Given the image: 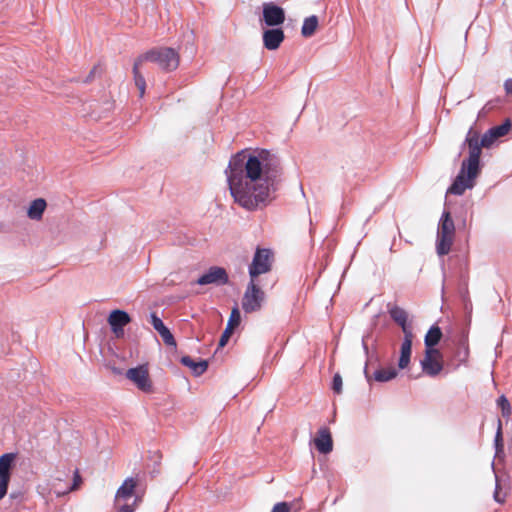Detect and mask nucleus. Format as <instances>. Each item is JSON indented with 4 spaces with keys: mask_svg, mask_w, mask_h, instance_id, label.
I'll use <instances>...</instances> for the list:
<instances>
[{
    "mask_svg": "<svg viewBox=\"0 0 512 512\" xmlns=\"http://www.w3.org/2000/svg\"><path fill=\"white\" fill-rule=\"evenodd\" d=\"M225 174L234 202L248 211L265 206L283 182L280 157L262 148L243 149L234 154Z\"/></svg>",
    "mask_w": 512,
    "mask_h": 512,
    "instance_id": "f257e3e1",
    "label": "nucleus"
},
{
    "mask_svg": "<svg viewBox=\"0 0 512 512\" xmlns=\"http://www.w3.org/2000/svg\"><path fill=\"white\" fill-rule=\"evenodd\" d=\"M465 145L468 146L469 156L463 160L458 175L447 190V193L452 195L460 196L466 189L473 188L474 180L481 171L480 156L481 148L484 147L482 138L479 139V135L470 129L462 144V148Z\"/></svg>",
    "mask_w": 512,
    "mask_h": 512,
    "instance_id": "f03ea898",
    "label": "nucleus"
},
{
    "mask_svg": "<svg viewBox=\"0 0 512 512\" xmlns=\"http://www.w3.org/2000/svg\"><path fill=\"white\" fill-rule=\"evenodd\" d=\"M455 224L451 213L447 210L442 212L438 222L436 252L439 256L447 255L454 241Z\"/></svg>",
    "mask_w": 512,
    "mask_h": 512,
    "instance_id": "7ed1b4c3",
    "label": "nucleus"
},
{
    "mask_svg": "<svg viewBox=\"0 0 512 512\" xmlns=\"http://www.w3.org/2000/svg\"><path fill=\"white\" fill-rule=\"evenodd\" d=\"M140 60L156 63L164 71H173L179 66V54L171 47L154 48L140 55Z\"/></svg>",
    "mask_w": 512,
    "mask_h": 512,
    "instance_id": "20e7f679",
    "label": "nucleus"
},
{
    "mask_svg": "<svg viewBox=\"0 0 512 512\" xmlns=\"http://www.w3.org/2000/svg\"><path fill=\"white\" fill-rule=\"evenodd\" d=\"M272 261L273 253L270 249L257 248L248 268L251 280H254L261 274L269 272L272 268Z\"/></svg>",
    "mask_w": 512,
    "mask_h": 512,
    "instance_id": "39448f33",
    "label": "nucleus"
},
{
    "mask_svg": "<svg viewBox=\"0 0 512 512\" xmlns=\"http://www.w3.org/2000/svg\"><path fill=\"white\" fill-rule=\"evenodd\" d=\"M265 299V294L261 288L250 280L242 298V309L245 313H253L259 311Z\"/></svg>",
    "mask_w": 512,
    "mask_h": 512,
    "instance_id": "423d86ee",
    "label": "nucleus"
},
{
    "mask_svg": "<svg viewBox=\"0 0 512 512\" xmlns=\"http://www.w3.org/2000/svg\"><path fill=\"white\" fill-rule=\"evenodd\" d=\"M422 372L429 377L438 376L443 370L442 354L439 350H425L420 360Z\"/></svg>",
    "mask_w": 512,
    "mask_h": 512,
    "instance_id": "0eeeda50",
    "label": "nucleus"
},
{
    "mask_svg": "<svg viewBox=\"0 0 512 512\" xmlns=\"http://www.w3.org/2000/svg\"><path fill=\"white\" fill-rule=\"evenodd\" d=\"M125 376L132 381L140 391L144 393L152 392L153 385L146 365H138L128 369Z\"/></svg>",
    "mask_w": 512,
    "mask_h": 512,
    "instance_id": "6e6552de",
    "label": "nucleus"
},
{
    "mask_svg": "<svg viewBox=\"0 0 512 512\" xmlns=\"http://www.w3.org/2000/svg\"><path fill=\"white\" fill-rule=\"evenodd\" d=\"M229 282V276L225 268L220 266H211L194 283L204 286L213 284L215 286L226 285Z\"/></svg>",
    "mask_w": 512,
    "mask_h": 512,
    "instance_id": "1a4fd4ad",
    "label": "nucleus"
},
{
    "mask_svg": "<svg viewBox=\"0 0 512 512\" xmlns=\"http://www.w3.org/2000/svg\"><path fill=\"white\" fill-rule=\"evenodd\" d=\"M15 457L14 453H4L0 456V500L7 494Z\"/></svg>",
    "mask_w": 512,
    "mask_h": 512,
    "instance_id": "9d476101",
    "label": "nucleus"
},
{
    "mask_svg": "<svg viewBox=\"0 0 512 512\" xmlns=\"http://www.w3.org/2000/svg\"><path fill=\"white\" fill-rule=\"evenodd\" d=\"M262 15L264 23L269 27H278L285 21L284 9L273 2L263 4Z\"/></svg>",
    "mask_w": 512,
    "mask_h": 512,
    "instance_id": "9b49d317",
    "label": "nucleus"
},
{
    "mask_svg": "<svg viewBox=\"0 0 512 512\" xmlns=\"http://www.w3.org/2000/svg\"><path fill=\"white\" fill-rule=\"evenodd\" d=\"M107 322L114 335L121 338L124 336V327L131 322V317L125 310L114 309L110 312Z\"/></svg>",
    "mask_w": 512,
    "mask_h": 512,
    "instance_id": "f8f14e48",
    "label": "nucleus"
},
{
    "mask_svg": "<svg viewBox=\"0 0 512 512\" xmlns=\"http://www.w3.org/2000/svg\"><path fill=\"white\" fill-rule=\"evenodd\" d=\"M512 128V122L507 118L501 125H497L488 129L482 138L484 148H489L497 139L505 136Z\"/></svg>",
    "mask_w": 512,
    "mask_h": 512,
    "instance_id": "ddd939ff",
    "label": "nucleus"
},
{
    "mask_svg": "<svg viewBox=\"0 0 512 512\" xmlns=\"http://www.w3.org/2000/svg\"><path fill=\"white\" fill-rule=\"evenodd\" d=\"M263 45L267 50H276L285 39L284 31L279 27H272L263 32Z\"/></svg>",
    "mask_w": 512,
    "mask_h": 512,
    "instance_id": "4468645a",
    "label": "nucleus"
},
{
    "mask_svg": "<svg viewBox=\"0 0 512 512\" xmlns=\"http://www.w3.org/2000/svg\"><path fill=\"white\" fill-rule=\"evenodd\" d=\"M404 337L400 346V355L398 359V368L401 370L406 369L411 361L412 354V342L414 339V333L408 332L403 333Z\"/></svg>",
    "mask_w": 512,
    "mask_h": 512,
    "instance_id": "2eb2a0df",
    "label": "nucleus"
},
{
    "mask_svg": "<svg viewBox=\"0 0 512 512\" xmlns=\"http://www.w3.org/2000/svg\"><path fill=\"white\" fill-rule=\"evenodd\" d=\"M149 316L151 325L162 337L164 343L167 346L176 347L175 338L169 328L165 326L162 319L155 312H151Z\"/></svg>",
    "mask_w": 512,
    "mask_h": 512,
    "instance_id": "dca6fc26",
    "label": "nucleus"
},
{
    "mask_svg": "<svg viewBox=\"0 0 512 512\" xmlns=\"http://www.w3.org/2000/svg\"><path fill=\"white\" fill-rule=\"evenodd\" d=\"M314 444L321 454H328L333 450V440L328 428L322 427L318 430Z\"/></svg>",
    "mask_w": 512,
    "mask_h": 512,
    "instance_id": "f3484780",
    "label": "nucleus"
},
{
    "mask_svg": "<svg viewBox=\"0 0 512 512\" xmlns=\"http://www.w3.org/2000/svg\"><path fill=\"white\" fill-rule=\"evenodd\" d=\"M389 315L401 327L403 333L413 332L412 325L407 322L408 315L404 309L399 306H393L389 309Z\"/></svg>",
    "mask_w": 512,
    "mask_h": 512,
    "instance_id": "a211bd4d",
    "label": "nucleus"
},
{
    "mask_svg": "<svg viewBox=\"0 0 512 512\" xmlns=\"http://www.w3.org/2000/svg\"><path fill=\"white\" fill-rule=\"evenodd\" d=\"M180 363L188 368L191 369L194 376H201L204 374L208 369V361L207 360H199L195 361L190 356H182L180 358Z\"/></svg>",
    "mask_w": 512,
    "mask_h": 512,
    "instance_id": "6ab92c4d",
    "label": "nucleus"
},
{
    "mask_svg": "<svg viewBox=\"0 0 512 512\" xmlns=\"http://www.w3.org/2000/svg\"><path fill=\"white\" fill-rule=\"evenodd\" d=\"M442 336L441 328L436 324L432 325L424 337L425 350H438L436 346L441 341Z\"/></svg>",
    "mask_w": 512,
    "mask_h": 512,
    "instance_id": "aec40b11",
    "label": "nucleus"
},
{
    "mask_svg": "<svg viewBox=\"0 0 512 512\" xmlns=\"http://www.w3.org/2000/svg\"><path fill=\"white\" fill-rule=\"evenodd\" d=\"M136 485H137V482L134 478H132V477L126 478L116 492L115 501H118L120 499H123V500L129 499L134 494Z\"/></svg>",
    "mask_w": 512,
    "mask_h": 512,
    "instance_id": "412c9836",
    "label": "nucleus"
},
{
    "mask_svg": "<svg viewBox=\"0 0 512 512\" xmlns=\"http://www.w3.org/2000/svg\"><path fill=\"white\" fill-rule=\"evenodd\" d=\"M47 207L46 200L43 198H37L33 200L28 209H27V216L31 220H40L43 216V213Z\"/></svg>",
    "mask_w": 512,
    "mask_h": 512,
    "instance_id": "4be33fe9",
    "label": "nucleus"
},
{
    "mask_svg": "<svg viewBox=\"0 0 512 512\" xmlns=\"http://www.w3.org/2000/svg\"><path fill=\"white\" fill-rule=\"evenodd\" d=\"M144 62V60H140V56L135 60L133 65V75H134V81L135 85L137 86L139 90V96L143 97L145 94V88H146V81L144 76L139 71V66L141 63Z\"/></svg>",
    "mask_w": 512,
    "mask_h": 512,
    "instance_id": "5701e85b",
    "label": "nucleus"
},
{
    "mask_svg": "<svg viewBox=\"0 0 512 512\" xmlns=\"http://www.w3.org/2000/svg\"><path fill=\"white\" fill-rule=\"evenodd\" d=\"M317 27H318V17L316 15H311V16L305 18L302 28H301V34L304 37H310L315 33Z\"/></svg>",
    "mask_w": 512,
    "mask_h": 512,
    "instance_id": "b1692460",
    "label": "nucleus"
},
{
    "mask_svg": "<svg viewBox=\"0 0 512 512\" xmlns=\"http://www.w3.org/2000/svg\"><path fill=\"white\" fill-rule=\"evenodd\" d=\"M397 375L398 371L395 368L377 369L373 373V379L377 382L384 383L396 378Z\"/></svg>",
    "mask_w": 512,
    "mask_h": 512,
    "instance_id": "393cba45",
    "label": "nucleus"
},
{
    "mask_svg": "<svg viewBox=\"0 0 512 512\" xmlns=\"http://www.w3.org/2000/svg\"><path fill=\"white\" fill-rule=\"evenodd\" d=\"M494 447H495V457H499L504 453V442H503V434H502V423L501 420H498V427L494 437Z\"/></svg>",
    "mask_w": 512,
    "mask_h": 512,
    "instance_id": "a878e982",
    "label": "nucleus"
},
{
    "mask_svg": "<svg viewBox=\"0 0 512 512\" xmlns=\"http://www.w3.org/2000/svg\"><path fill=\"white\" fill-rule=\"evenodd\" d=\"M240 322H241V314H240L239 308H238V306H234L231 311V314H230V317L228 319L226 326L230 327L234 330L237 326H239Z\"/></svg>",
    "mask_w": 512,
    "mask_h": 512,
    "instance_id": "bb28decb",
    "label": "nucleus"
},
{
    "mask_svg": "<svg viewBox=\"0 0 512 512\" xmlns=\"http://www.w3.org/2000/svg\"><path fill=\"white\" fill-rule=\"evenodd\" d=\"M497 404H498L499 408L501 409L502 415L504 417L510 415V413H511L510 403H509L508 399L504 395H501L497 399Z\"/></svg>",
    "mask_w": 512,
    "mask_h": 512,
    "instance_id": "cd10ccee",
    "label": "nucleus"
},
{
    "mask_svg": "<svg viewBox=\"0 0 512 512\" xmlns=\"http://www.w3.org/2000/svg\"><path fill=\"white\" fill-rule=\"evenodd\" d=\"M342 377L339 373L334 374L332 379V389L335 393L340 394L342 392Z\"/></svg>",
    "mask_w": 512,
    "mask_h": 512,
    "instance_id": "c85d7f7f",
    "label": "nucleus"
},
{
    "mask_svg": "<svg viewBox=\"0 0 512 512\" xmlns=\"http://www.w3.org/2000/svg\"><path fill=\"white\" fill-rule=\"evenodd\" d=\"M102 73V68L100 65H95L86 78L83 80L84 83H90L94 80L96 76H100Z\"/></svg>",
    "mask_w": 512,
    "mask_h": 512,
    "instance_id": "c756f323",
    "label": "nucleus"
},
{
    "mask_svg": "<svg viewBox=\"0 0 512 512\" xmlns=\"http://www.w3.org/2000/svg\"><path fill=\"white\" fill-rule=\"evenodd\" d=\"M233 331L234 330L232 328L226 326L225 330L223 331V333H222V335H221V337L219 339V343H218L219 347H224L227 344V342H228L230 336L232 335Z\"/></svg>",
    "mask_w": 512,
    "mask_h": 512,
    "instance_id": "7c9ffc66",
    "label": "nucleus"
},
{
    "mask_svg": "<svg viewBox=\"0 0 512 512\" xmlns=\"http://www.w3.org/2000/svg\"><path fill=\"white\" fill-rule=\"evenodd\" d=\"M290 511V505L287 502H279L274 505L271 512H289Z\"/></svg>",
    "mask_w": 512,
    "mask_h": 512,
    "instance_id": "2f4dec72",
    "label": "nucleus"
},
{
    "mask_svg": "<svg viewBox=\"0 0 512 512\" xmlns=\"http://www.w3.org/2000/svg\"><path fill=\"white\" fill-rule=\"evenodd\" d=\"M81 481H82L81 476L79 475L78 470H76L74 472L73 483L70 486L69 491L76 490L79 487Z\"/></svg>",
    "mask_w": 512,
    "mask_h": 512,
    "instance_id": "473e14b6",
    "label": "nucleus"
},
{
    "mask_svg": "<svg viewBox=\"0 0 512 512\" xmlns=\"http://www.w3.org/2000/svg\"><path fill=\"white\" fill-rule=\"evenodd\" d=\"M370 337V334H366L362 337V348H363V351L367 357V359H370V353H369V347H368V343H367V339Z\"/></svg>",
    "mask_w": 512,
    "mask_h": 512,
    "instance_id": "72a5a7b5",
    "label": "nucleus"
},
{
    "mask_svg": "<svg viewBox=\"0 0 512 512\" xmlns=\"http://www.w3.org/2000/svg\"><path fill=\"white\" fill-rule=\"evenodd\" d=\"M504 89L507 95H512V78H508L505 80Z\"/></svg>",
    "mask_w": 512,
    "mask_h": 512,
    "instance_id": "f704fd0d",
    "label": "nucleus"
},
{
    "mask_svg": "<svg viewBox=\"0 0 512 512\" xmlns=\"http://www.w3.org/2000/svg\"><path fill=\"white\" fill-rule=\"evenodd\" d=\"M135 511V508L133 505H129V504H124L122 506L119 507V509L117 510V512H134Z\"/></svg>",
    "mask_w": 512,
    "mask_h": 512,
    "instance_id": "c9c22d12",
    "label": "nucleus"
},
{
    "mask_svg": "<svg viewBox=\"0 0 512 512\" xmlns=\"http://www.w3.org/2000/svg\"><path fill=\"white\" fill-rule=\"evenodd\" d=\"M364 375H365V378L367 379V381L369 382L371 380V376L368 372V363L367 362L364 367Z\"/></svg>",
    "mask_w": 512,
    "mask_h": 512,
    "instance_id": "e433bc0d",
    "label": "nucleus"
},
{
    "mask_svg": "<svg viewBox=\"0 0 512 512\" xmlns=\"http://www.w3.org/2000/svg\"><path fill=\"white\" fill-rule=\"evenodd\" d=\"M494 499L497 502H501L500 499L498 498V485L497 484H496V489H495V492H494Z\"/></svg>",
    "mask_w": 512,
    "mask_h": 512,
    "instance_id": "4c0bfd02",
    "label": "nucleus"
}]
</instances>
